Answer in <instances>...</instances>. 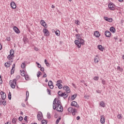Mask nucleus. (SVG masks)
I'll use <instances>...</instances> for the list:
<instances>
[{
    "instance_id": "obj_14",
    "label": "nucleus",
    "mask_w": 124,
    "mask_h": 124,
    "mask_svg": "<svg viewBox=\"0 0 124 124\" xmlns=\"http://www.w3.org/2000/svg\"><path fill=\"white\" fill-rule=\"evenodd\" d=\"M11 6L13 9H15L17 6L16 5V3H15V2H11Z\"/></svg>"
},
{
    "instance_id": "obj_48",
    "label": "nucleus",
    "mask_w": 124,
    "mask_h": 124,
    "mask_svg": "<svg viewBox=\"0 0 124 124\" xmlns=\"http://www.w3.org/2000/svg\"><path fill=\"white\" fill-rule=\"evenodd\" d=\"M57 84H62V80H59L57 81Z\"/></svg>"
},
{
    "instance_id": "obj_23",
    "label": "nucleus",
    "mask_w": 124,
    "mask_h": 124,
    "mask_svg": "<svg viewBox=\"0 0 124 124\" xmlns=\"http://www.w3.org/2000/svg\"><path fill=\"white\" fill-rule=\"evenodd\" d=\"M98 48L100 51H103L104 50V48H103V47L101 45H98Z\"/></svg>"
},
{
    "instance_id": "obj_59",
    "label": "nucleus",
    "mask_w": 124,
    "mask_h": 124,
    "mask_svg": "<svg viewBox=\"0 0 124 124\" xmlns=\"http://www.w3.org/2000/svg\"><path fill=\"white\" fill-rule=\"evenodd\" d=\"M21 106H22V107H26V105H25V104H24V103H22L21 104Z\"/></svg>"
},
{
    "instance_id": "obj_34",
    "label": "nucleus",
    "mask_w": 124,
    "mask_h": 124,
    "mask_svg": "<svg viewBox=\"0 0 124 124\" xmlns=\"http://www.w3.org/2000/svg\"><path fill=\"white\" fill-rule=\"evenodd\" d=\"M78 41H79L80 44H84V40L82 39L81 38L80 39V40H79Z\"/></svg>"
},
{
    "instance_id": "obj_31",
    "label": "nucleus",
    "mask_w": 124,
    "mask_h": 124,
    "mask_svg": "<svg viewBox=\"0 0 124 124\" xmlns=\"http://www.w3.org/2000/svg\"><path fill=\"white\" fill-rule=\"evenodd\" d=\"M117 70H119L120 72H123V68L120 67L119 66H117Z\"/></svg>"
},
{
    "instance_id": "obj_55",
    "label": "nucleus",
    "mask_w": 124,
    "mask_h": 124,
    "mask_svg": "<svg viewBox=\"0 0 124 124\" xmlns=\"http://www.w3.org/2000/svg\"><path fill=\"white\" fill-rule=\"evenodd\" d=\"M23 41H24V42H26V41L27 40H28V39H27V38H24L23 39Z\"/></svg>"
},
{
    "instance_id": "obj_53",
    "label": "nucleus",
    "mask_w": 124,
    "mask_h": 124,
    "mask_svg": "<svg viewBox=\"0 0 124 124\" xmlns=\"http://www.w3.org/2000/svg\"><path fill=\"white\" fill-rule=\"evenodd\" d=\"M44 75H43V78H46V77H47V75L46 74V73H44Z\"/></svg>"
},
{
    "instance_id": "obj_46",
    "label": "nucleus",
    "mask_w": 124,
    "mask_h": 124,
    "mask_svg": "<svg viewBox=\"0 0 124 124\" xmlns=\"http://www.w3.org/2000/svg\"><path fill=\"white\" fill-rule=\"evenodd\" d=\"M98 77H94L93 78V79L95 80V81H98Z\"/></svg>"
},
{
    "instance_id": "obj_7",
    "label": "nucleus",
    "mask_w": 124,
    "mask_h": 124,
    "mask_svg": "<svg viewBox=\"0 0 124 124\" xmlns=\"http://www.w3.org/2000/svg\"><path fill=\"white\" fill-rule=\"evenodd\" d=\"M75 43L78 48H81L82 45L81 44V43H80V41L76 40L75 41Z\"/></svg>"
},
{
    "instance_id": "obj_63",
    "label": "nucleus",
    "mask_w": 124,
    "mask_h": 124,
    "mask_svg": "<svg viewBox=\"0 0 124 124\" xmlns=\"http://www.w3.org/2000/svg\"><path fill=\"white\" fill-rule=\"evenodd\" d=\"M12 68H13V69H14V68H15V64H14L13 65Z\"/></svg>"
},
{
    "instance_id": "obj_29",
    "label": "nucleus",
    "mask_w": 124,
    "mask_h": 124,
    "mask_svg": "<svg viewBox=\"0 0 124 124\" xmlns=\"http://www.w3.org/2000/svg\"><path fill=\"white\" fill-rule=\"evenodd\" d=\"M12 57H13V56L10 54L8 56L7 58L9 61H11V60H12Z\"/></svg>"
},
{
    "instance_id": "obj_10",
    "label": "nucleus",
    "mask_w": 124,
    "mask_h": 124,
    "mask_svg": "<svg viewBox=\"0 0 124 124\" xmlns=\"http://www.w3.org/2000/svg\"><path fill=\"white\" fill-rule=\"evenodd\" d=\"M105 21H107V22H109V23H112L113 22V18H108V17L104 16V17Z\"/></svg>"
},
{
    "instance_id": "obj_27",
    "label": "nucleus",
    "mask_w": 124,
    "mask_h": 124,
    "mask_svg": "<svg viewBox=\"0 0 124 124\" xmlns=\"http://www.w3.org/2000/svg\"><path fill=\"white\" fill-rule=\"evenodd\" d=\"M73 108L70 107L68 108V112H69L70 113H72L73 111Z\"/></svg>"
},
{
    "instance_id": "obj_43",
    "label": "nucleus",
    "mask_w": 124,
    "mask_h": 124,
    "mask_svg": "<svg viewBox=\"0 0 124 124\" xmlns=\"http://www.w3.org/2000/svg\"><path fill=\"white\" fill-rule=\"evenodd\" d=\"M21 66L22 68H25V67L26 66V64H25V63H22L21 65Z\"/></svg>"
},
{
    "instance_id": "obj_52",
    "label": "nucleus",
    "mask_w": 124,
    "mask_h": 124,
    "mask_svg": "<svg viewBox=\"0 0 124 124\" xmlns=\"http://www.w3.org/2000/svg\"><path fill=\"white\" fill-rule=\"evenodd\" d=\"M30 95V93H29V91L26 92V96L29 97V96Z\"/></svg>"
},
{
    "instance_id": "obj_25",
    "label": "nucleus",
    "mask_w": 124,
    "mask_h": 124,
    "mask_svg": "<svg viewBox=\"0 0 124 124\" xmlns=\"http://www.w3.org/2000/svg\"><path fill=\"white\" fill-rule=\"evenodd\" d=\"M4 65L7 68L9 67V66H10V63L9 62H7L5 63Z\"/></svg>"
},
{
    "instance_id": "obj_45",
    "label": "nucleus",
    "mask_w": 124,
    "mask_h": 124,
    "mask_svg": "<svg viewBox=\"0 0 124 124\" xmlns=\"http://www.w3.org/2000/svg\"><path fill=\"white\" fill-rule=\"evenodd\" d=\"M47 117L48 118V119H51V115H50V113H47Z\"/></svg>"
},
{
    "instance_id": "obj_12",
    "label": "nucleus",
    "mask_w": 124,
    "mask_h": 124,
    "mask_svg": "<svg viewBox=\"0 0 124 124\" xmlns=\"http://www.w3.org/2000/svg\"><path fill=\"white\" fill-rule=\"evenodd\" d=\"M48 86H49L50 89H54V86L53 85V82H52V81L49 80L48 81Z\"/></svg>"
},
{
    "instance_id": "obj_61",
    "label": "nucleus",
    "mask_w": 124,
    "mask_h": 124,
    "mask_svg": "<svg viewBox=\"0 0 124 124\" xmlns=\"http://www.w3.org/2000/svg\"><path fill=\"white\" fill-rule=\"evenodd\" d=\"M77 121H79V120H80V116H78L77 117Z\"/></svg>"
},
{
    "instance_id": "obj_15",
    "label": "nucleus",
    "mask_w": 124,
    "mask_h": 124,
    "mask_svg": "<svg viewBox=\"0 0 124 124\" xmlns=\"http://www.w3.org/2000/svg\"><path fill=\"white\" fill-rule=\"evenodd\" d=\"M13 30L14 31H15L16 33H20V31H19V29H18V28H17V27L14 26L13 27Z\"/></svg>"
},
{
    "instance_id": "obj_47",
    "label": "nucleus",
    "mask_w": 124,
    "mask_h": 124,
    "mask_svg": "<svg viewBox=\"0 0 124 124\" xmlns=\"http://www.w3.org/2000/svg\"><path fill=\"white\" fill-rule=\"evenodd\" d=\"M42 124H47V122L46 121V120H42Z\"/></svg>"
},
{
    "instance_id": "obj_4",
    "label": "nucleus",
    "mask_w": 124,
    "mask_h": 124,
    "mask_svg": "<svg viewBox=\"0 0 124 124\" xmlns=\"http://www.w3.org/2000/svg\"><path fill=\"white\" fill-rule=\"evenodd\" d=\"M43 31L45 36H49L50 33L49 32V31H48V30L45 29L43 30Z\"/></svg>"
},
{
    "instance_id": "obj_56",
    "label": "nucleus",
    "mask_w": 124,
    "mask_h": 124,
    "mask_svg": "<svg viewBox=\"0 0 124 124\" xmlns=\"http://www.w3.org/2000/svg\"><path fill=\"white\" fill-rule=\"evenodd\" d=\"M6 39H7V41H10V40H11L10 37H7Z\"/></svg>"
},
{
    "instance_id": "obj_1",
    "label": "nucleus",
    "mask_w": 124,
    "mask_h": 124,
    "mask_svg": "<svg viewBox=\"0 0 124 124\" xmlns=\"http://www.w3.org/2000/svg\"><path fill=\"white\" fill-rule=\"evenodd\" d=\"M53 109L54 110H57L58 112H62L63 111V108L62 105H61V101L57 100V98H55L53 102Z\"/></svg>"
},
{
    "instance_id": "obj_17",
    "label": "nucleus",
    "mask_w": 124,
    "mask_h": 124,
    "mask_svg": "<svg viewBox=\"0 0 124 124\" xmlns=\"http://www.w3.org/2000/svg\"><path fill=\"white\" fill-rule=\"evenodd\" d=\"M94 35L95 36V37H99V36H100V34L98 31H95L94 32Z\"/></svg>"
},
{
    "instance_id": "obj_54",
    "label": "nucleus",
    "mask_w": 124,
    "mask_h": 124,
    "mask_svg": "<svg viewBox=\"0 0 124 124\" xmlns=\"http://www.w3.org/2000/svg\"><path fill=\"white\" fill-rule=\"evenodd\" d=\"M40 70H41V71H44L45 70L44 67H41Z\"/></svg>"
},
{
    "instance_id": "obj_38",
    "label": "nucleus",
    "mask_w": 124,
    "mask_h": 124,
    "mask_svg": "<svg viewBox=\"0 0 124 124\" xmlns=\"http://www.w3.org/2000/svg\"><path fill=\"white\" fill-rule=\"evenodd\" d=\"M61 117H59V118H58L56 120V124H59V123H60V120H61Z\"/></svg>"
},
{
    "instance_id": "obj_28",
    "label": "nucleus",
    "mask_w": 124,
    "mask_h": 124,
    "mask_svg": "<svg viewBox=\"0 0 124 124\" xmlns=\"http://www.w3.org/2000/svg\"><path fill=\"white\" fill-rule=\"evenodd\" d=\"M77 95H76V94H74V95H73L72 96H71V99L72 100H74L75 99V98H76V97H77Z\"/></svg>"
},
{
    "instance_id": "obj_42",
    "label": "nucleus",
    "mask_w": 124,
    "mask_h": 124,
    "mask_svg": "<svg viewBox=\"0 0 124 124\" xmlns=\"http://www.w3.org/2000/svg\"><path fill=\"white\" fill-rule=\"evenodd\" d=\"M20 72H23V74H20L21 76H26V75L25 74V71L20 70Z\"/></svg>"
},
{
    "instance_id": "obj_5",
    "label": "nucleus",
    "mask_w": 124,
    "mask_h": 124,
    "mask_svg": "<svg viewBox=\"0 0 124 124\" xmlns=\"http://www.w3.org/2000/svg\"><path fill=\"white\" fill-rule=\"evenodd\" d=\"M108 7L110 10H114L116 6H115L114 4L110 3L108 4Z\"/></svg>"
},
{
    "instance_id": "obj_18",
    "label": "nucleus",
    "mask_w": 124,
    "mask_h": 124,
    "mask_svg": "<svg viewBox=\"0 0 124 124\" xmlns=\"http://www.w3.org/2000/svg\"><path fill=\"white\" fill-rule=\"evenodd\" d=\"M109 31L111 32H113L114 33H115V31H116V29L113 27H111L110 28Z\"/></svg>"
},
{
    "instance_id": "obj_20",
    "label": "nucleus",
    "mask_w": 124,
    "mask_h": 124,
    "mask_svg": "<svg viewBox=\"0 0 124 124\" xmlns=\"http://www.w3.org/2000/svg\"><path fill=\"white\" fill-rule=\"evenodd\" d=\"M58 94L61 97L63 96L64 95V93L62 92V91H59L58 93Z\"/></svg>"
},
{
    "instance_id": "obj_16",
    "label": "nucleus",
    "mask_w": 124,
    "mask_h": 124,
    "mask_svg": "<svg viewBox=\"0 0 124 124\" xmlns=\"http://www.w3.org/2000/svg\"><path fill=\"white\" fill-rule=\"evenodd\" d=\"M101 124H104L105 123V118H104V116H101V120H100Z\"/></svg>"
},
{
    "instance_id": "obj_21",
    "label": "nucleus",
    "mask_w": 124,
    "mask_h": 124,
    "mask_svg": "<svg viewBox=\"0 0 124 124\" xmlns=\"http://www.w3.org/2000/svg\"><path fill=\"white\" fill-rule=\"evenodd\" d=\"M56 86H57V87H58V88L60 89V90L63 88V87H62V84L57 83Z\"/></svg>"
},
{
    "instance_id": "obj_22",
    "label": "nucleus",
    "mask_w": 124,
    "mask_h": 124,
    "mask_svg": "<svg viewBox=\"0 0 124 124\" xmlns=\"http://www.w3.org/2000/svg\"><path fill=\"white\" fill-rule=\"evenodd\" d=\"M94 62L95 63H97V62H98V56L97 55L94 58Z\"/></svg>"
},
{
    "instance_id": "obj_19",
    "label": "nucleus",
    "mask_w": 124,
    "mask_h": 124,
    "mask_svg": "<svg viewBox=\"0 0 124 124\" xmlns=\"http://www.w3.org/2000/svg\"><path fill=\"white\" fill-rule=\"evenodd\" d=\"M72 113L73 116H75V115H76V113H77V109L76 108H73Z\"/></svg>"
},
{
    "instance_id": "obj_2",
    "label": "nucleus",
    "mask_w": 124,
    "mask_h": 124,
    "mask_svg": "<svg viewBox=\"0 0 124 124\" xmlns=\"http://www.w3.org/2000/svg\"><path fill=\"white\" fill-rule=\"evenodd\" d=\"M16 78H15L13 81H10V84L11 85V87L12 89H15V86L17 83V80L18 79H20L19 76H17L16 77Z\"/></svg>"
},
{
    "instance_id": "obj_41",
    "label": "nucleus",
    "mask_w": 124,
    "mask_h": 124,
    "mask_svg": "<svg viewBox=\"0 0 124 124\" xmlns=\"http://www.w3.org/2000/svg\"><path fill=\"white\" fill-rule=\"evenodd\" d=\"M102 80V83L103 85H105L106 84V81L104 79H101Z\"/></svg>"
},
{
    "instance_id": "obj_30",
    "label": "nucleus",
    "mask_w": 124,
    "mask_h": 124,
    "mask_svg": "<svg viewBox=\"0 0 124 124\" xmlns=\"http://www.w3.org/2000/svg\"><path fill=\"white\" fill-rule=\"evenodd\" d=\"M60 33H61V32L60 31H55V34L56 35H57V36H59Z\"/></svg>"
},
{
    "instance_id": "obj_24",
    "label": "nucleus",
    "mask_w": 124,
    "mask_h": 124,
    "mask_svg": "<svg viewBox=\"0 0 124 124\" xmlns=\"http://www.w3.org/2000/svg\"><path fill=\"white\" fill-rule=\"evenodd\" d=\"M63 93H64L63 96H62L63 98L64 99L67 98V97L68 96V93L65 92Z\"/></svg>"
},
{
    "instance_id": "obj_40",
    "label": "nucleus",
    "mask_w": 124,
    "mask_h": 124,
    "mask_svg": "<svg viewBox=\"0 0 124 124\" xmlns=\"http://www.w3.org/2000/svg\"><path fill=\"white\" fill-rule=\"evenodd\" d=\"M75 24L76 25H80V22L78 20H75Z\"/></svg>"
},
{
    "instance_id": "obj_36",
    "label": "nucleus",
    "mask_w": 124,
    "mask_h": 124,
    "mask_svg": "<svg viewBox=\"0 0 124 124\" xmlns=\"http://www.w3.org/2000/svg\"><path fill=\"white\" fill-rule=\"evenodd\" d=\"M3 101H2V104L4 105V106H5L6 105V101H5V100H3Z\"/></svg>"
},
{
    "instance_id": "obj_8",
    "label": "nucleus",
    "mask_w": 124,
    "mask_h": 124,
    "mask_svg": "<svg viewBox=\"0 0 124 124\" xmlns=\"http://www.w3.org/2000/svg\"><path fill=\"white\" fill-rule=\"evenodd\" d=\"M0 95L1 96V98L2 99V100H4V99H5L6 98V94H5V93L2 91H1L0 92Z\"/></svg>"
},
{
    "instance_id": "obj_57",
    "label": "nucleus",
    "mask_w": 124,
    "mask_h": 124,
    "mask_svg": "<svg viewBox=\"0 0 124 124\" xmlns=\"http://www.w3.org/2000/svg\"><path fill=\"white\" fill-rule=\"evenodd\" d=\"M81 36L80 35L78 36L77 39H78V40H80L81 39Z\"/></svg>"
},
{
    "instance_id": "obj_50",
    "label": "nucleus",
    "mask_w": 124,
    "mask_h": 124,
    "mask_svg": "<svg viewBox=\"0 0 124 124\" xmlns=\"http://www.w3.org/2000/svg\"><path fill=\"white\" fill-rule=\"evenodd\" d=\"M47 92L48 94H49V95H51V90H49V89H47Z\"/></svg>"
},
{
    "instance_id": "obj_51",
    "label": "nucleus",
    "mask_w": 124,
    "mask_h": 124,
    "mask_svg": "<svg viewBox=\"0 0 124 124\" xmlns=\"http://www.w3.org/2000/svg\"><path fill=\"white\" fill-rule=\"evenodd\" d=\"M14 74V69L13 68H12L11 70V74Z\"/></svg>"
},
{
    "instance_id": "obj_26",
    "label": "nucleus",
    "mask_w": 124,
    "mask_h": 124,
    "mask_svg": "<svg viewBox=\"0 0 124 124\" xmlns=\"http://www.w3.org/2000/svg\"><path fill=\"white\" fill-rule=\"evenodd\" d=\"M100 105L102 107H104V108L105 107V104L104 103V102L103 101L100 102Z\"/></svg>"
},
{
    "instance_id": "obj_35",
    "label": "nucleus",
    "mask_w": 124,
    "mask_h": 124,
    "mask_svg": "<svg viewBox=\"0 0 124 124\" xmlns=\"http://www.w3.org/2000/svg\"><path fill=\"white\" fill-rule=\"evenodd\" d=\"M117 118L118 119H119V120H122V118H123V117H122V114H119L117 116Z\"/></svg>"
},
{
    "instance_id": "obj_39",
    "label": "nucleus",
    "mask_w": 124,
    "mask_h": 124,
    "mask_svg": "<svg viewBox=\"0 0 124 124\" xmlns=\"http://www.w3.org/2000/svg\"><path fill=\"white\" fill-rule=\"evenodd\" d=\"M40 75H41V72L40 71H39L37 74L38 78H39V77H40Z\"/></svg>"
},
{
    "instance_id": "obj_11",
    "label": "nucleus",
    "mask_w": 124,
    "mask_h": 124,
    "mask_svg": "<svg viewBox=\"0 0 124 124\" xmlns=\"http://www.w3.org/2000/svg\"><path fill=\"white\" fill-rule=\"evenodd\" d=\"M40 24L41 26H43L45 28H47V24L44 20H41L40 21Z\"/></svg>"
},
{
    "instance_id": "obj_58",
    "label": "nucleus",
    "mask_w": 124,
    "mask_h": 124,
    "mask_svg": "<svg viewBox=\"0 0 124 124\" xmlns=\"http://www.w3.org/2000/svg\"><path fill=\"white\" fill-rule=\"evenodd\" d=\"M45 63L46 64H48V62H47V60L46 59L45 60Z\"/></svg>"
},
{
    "instance_id": "obj_3",
    "label": "nucleus",
    "mask_w": 124,
    "mask_h": 124,
    "mask_svg": "<svg viewBox=\"0 0 124 124\" xmlns=\"http://www.w3.org/2000/svg\"><path fill=\"white\" fill-rule=\"evenodd\" d=\"M37 117L38 121H42V119L43 118V114H42V112H39L37 115Z\"/></svg>"
},
{
    "instance_id": "obj_60",
    "label": "nucleus",
    "mask_w": 124,
    "mask_h": 124,
    "mask_svg": "<svg viewBox=\"0 0 124 124\" xmlns=\"http://www.w3.org/2000/svg\"><path fill=\"white\" fill-rule=\"evenodd\" d=\"M27 119H28V116H26L24 118V121H27Z\"/></svg>"
},
{
    "instance_id": "obj_49",
    "label": "nucleus",
    "mask_w": 124,
    "mask_h": 124,
    "mask_svg": "<svg viewBox=\"0 0 124 124\" xmlns=\"http://www.w3.org/2000/svg\"><path fill=\"white\" fill-rule=\"evenodd\" d=\"M18 121L22 122V121H23V117L22 116L19 117L18 118Z\"/></svg>"
},
{
    "instance_id": "obj_6",
    "label": "nucleus",
    "mask_w": 124,
    "mask_h": 124,
    "mask_svg": "<svg viewBox=\"0 0 124 124\" xmlns=\"http://www.w3.org/2000/svg\"><path fill=\"white\" fill-rule=\"evenodd\" d=\"M71 106H74L76 107V108H79L80 107L78 104H77V102L76 101H73L71 103Z\"/></svg>"
},
{
    "instance_id": "obj_62",
    "label": "nucleus",
    "mask_w": 124,
    "mask_h": 124,
    "mask_svg": "<svg viewBox=\"0 0 124 124\" xmlns=\"http://www.w3.org/2000/svg\"><path fill=\"white\" fill-rule=\"evenodd\" d=\"M79 35H80V34H76V37L78 38V36H79Z\"/></svg>"
},
{
    "instance_id": "obj_64",
    "label": "nucleus",
    "mask_w": 124,
    "mask_h": 124,
    "mask_svg": "<svg viewBox=\"0 0 124 124\" xmlns=\"http://www.w3.org/2000/svg\"><path fill=\"white\" fill-rule=\"evenodd\" d=\"M0 84H2V80L1 78H0Z\"/></svg>"
},
{
    "instance_id": "obj_33",
    "label": "nucleus",
    "mask_w": 124,
    "mask_h": 124,
    "mask_svg": "<svg viewBox=\"0 0 124 124\" xmlns=\"http://www.w3.org/2000/svg\"><path fill=\"white\" fill-rule=\"evenodd\" d=\"M17 122V119L16 118H13L12 120V123L13 124H16V122Z\"/></svg>"
},
{
    "instance_id": "obj_13",
    "label": "nucleus",
    "mask_w": 124,
    "mask_h": 124,
    "mask_svg": "<svg viewBox=\"0 0 124 124\" xmlns=\"http://www.w3.org/2000/svg\"><path fill=\"white\" fill-rule=\"evenodd\" d=\"M105 35L107 37H110L111 36V32L109 31H106L105 32Z\"/></svg>"
},
{
    "instance_id": "obj_9",
    "label": "nucleus",
    "mask_w": 124,
    "mask_h": 124,
    "mask_svg": "<svg viewBox=\"0 0 124 124\" xmlns=\"http://www.w3.org/2000/svg\"><path fill=\"white\" fill-rule=\"evenodd\" d=\"M63 90H64V91H66V93H70V89H69V87L67 86H63Z\"/></svg>"
},
{
    "instance_id": "obj_44",
    "label": "nucleus",
    "mask_w": 124,
    "mask_h": 124,
    "mask_svg": "<svg viewBox=\"0 0 124 124\" xmlns=\"http://www.w3.org/2000/svg\"><path fill=\"white\" fill-rule=\"evenodd\" d=\"M36 64H37L38 67L39 68H41V65L40 64H39V63H38V62H36Z\"/></svg>"
},
{
    "instance_id": "obj_32",
    "label": "nucleus",
    "mask_w": 124,
    "mask_h": 124,
    "mask_svg": "<svg viewBox=\"0 0 124 124\" xmlns=\"http://www.w3.org/2000/svg\"><path fill=\"white\" fill-rule=\"evenodd\" d=\"M10 55L13 56V55H14V50H13V49H12L10 51Z\"/></svg>"
},
{
    "instance_id": "obj_37",
    "label": "nucleus",
    "mask_w": 124,
    "mask_h": 124,
    "mask_svg": "<svg viewBox=\"0 0 124 124\" xmlns=\"http://www.w3.org/2000/svg\"><path fill=\"white\" fill-rule=\"evenodd\" d=\"M8 98L10 100H11V92L9 93Z\"/></svg>"
}]
</instances>
